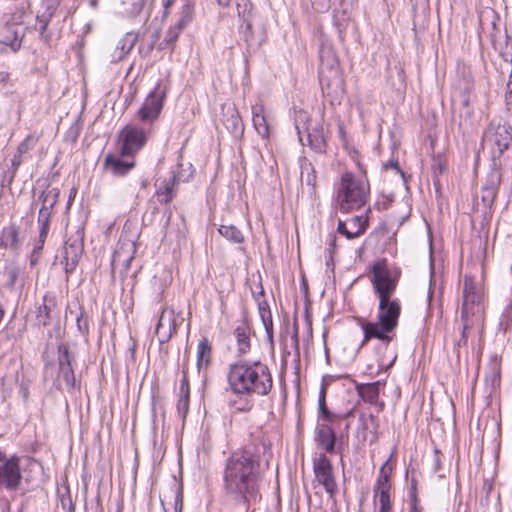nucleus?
I'll return each mask as SVG.
<instances>
[{
	"instance_id": "f257e3e1",
	"label": "nucleus",
	"mask_w": 512,
	"mask_h": 512,
	"mask_svg": "<svg viewBox=\"0 0 512 512\" xmlns=\"http://www.w3.org/2000/svg\"><path fill=\"white\" fill-rule=\"evenodd\" d=\"M272 457L268 444L261 442L232 452L225 460L223 487L227 495L237 501H256L261 477V462L268 466Z\"/></svg>"
},
{
	"instance_id": "f03ea898",
	"label": "nucleus",
	"mask_w": 512,
	"mask_h": 512,
	"mask_svg": "<svg viewBox=\"0 0 512 512\" xmlns=\"http://www.w3.org/2000/svg\"><path fill=\"white\" fill-rule=\"evenodd\" d=\"M227 380L236 395L266 396L273 387L269 367L260 361H238L229 367Z\"/></svg>"
},
{
	"instance_id": "7ed1b4c3",
	"label": "nucleus",
	"mask_w": 512,
	"mask_h": 512,
	"mask_svg": "<svg viewBox=\"0 0 512 512\" xmlns=\"http://www.w3.org/2000/svg\"><path fill=\"white\" fill-rule=\"evenodd\" d=\"M401 315V302L398 298H379L376 321L361 320L360 326L364 333L361 346L371 339H378L383 343H390L393 332L398 326Z\"/></svg>"
},
{
	"instance_id": "20e7f679",
	"label": "nucleus",
	"mask_w": 512,
	"mask_h": 512,
	"mask_svg": "<svg viewBox=\"0 0 512 512\" xmlns=\"http://www.w3.org/2000/svg\"><path fill=\"white\" fill-rule=\"evenodd\" d=\"M360 175L345 172L341 175L336 192V200L340 211L350 212L366 205L370 196V184L366 172L359 166Z\"/></svg>"
},
{
	"instance_id": "39448f33",
	"label": "nucleus",
	"mask_w": 512,
	"mask_h": 512,
	"mask_svg": "<svg viewBox=\"0 0 512 512\" xmlns=\"http://www.w3.org/2000/svg\"><path fill=\"white\" fill-rule=\"evenodd\" d=\"M483 289L475 279L466 275L463 279V302L461 318L464 321V329L482 321L484 308Z\"/></svg>"
},
{
	"instance_id": "423d86ee",
	"label": "nucleus",
	"mask_w": 512,
	"mask_h": 512,
	"mask_svg": "<svg viewBox=\"0 0 512 512\" xmlns=\"http://www.w3.org/2000/svg\"><path fill=\"white\" fill-rule=\"evenodd\" d=\"M295 128L302 144L305 137L307 144L313 150L320 153L325 151L326 140L320 121L311 119L306 111L299 110L295 112Z\"/></svg>"
},
{
	"instance_id": "0eeeda50",
	"label": "nucleus",
	"mask_w": 512,
	"mask_h": 512,
	"mask_svg": "<svg viewBox=\"0 0 512 512\" xmlns=\"http://www.w3.org/2000/svg\"><path fill=\"white\" fill-rule=\"evenodd\" d=\"M371 272V284L378 299L392 298L398 285L400 272L390 268L385 259L374 263Z\"/></svg>"
},
{
	"instance_id": "6e6552de",
	"label": "nucleus",
	"mask_w": 512,
	"mask_h": 512,
	"mask_svg": "<svg viewBox=\"0 0 512 512\" xmlns=\"http://www.w3.org/2000/svg\"><path fill=\"white\" fill-rule=\"evenodd\" d=\"M319 78L323 91L338 94L343 91V79L338 63L331 50H323L320 55Z\"/></svg>"
},
{
	"instance_id": "1a4fd4ad",
	"label": "nucleus",
	"mask_w": 512,
	"mask_h": 512,
	"mask_svg": "<svg viewBox=\"0 0 512 512\" xmlns=\"http://www.w3.org/2000/svg\"><path fill=\"white\" fill-rule=\"evenodd\" d=\"M183 321L184 319L179 313H176L173 307H163L155 329L159 342L167 343L177 333V329Z\"/></svg>"
},
{
	"instance_id": "9d476101",
	"label": "nucleus",
	"mask_w": 512,
	"mask_h": 512,
	"mask_svg": "<svg viewBox=\"0 0 512 512\" xmlns=\"http://www.w3.org/2000/svg\"><path fill=\"white\" fill-rule=\"evenodd\" d=\"M135 253V242L127 238H121L112 256V273H115V271L119 269L121 275L126 276L130 268V264L135 257Z\"/></svg>"
},
{
	"instance_id": "9b49d317",
	"label": "nucleus",
	"mask_w": 512,
	"mask_h": 512,
	"mask_svg": "<svg viewBox=\"0 0 512 512\" xmlns=\"http://www.w3.org/2000/svg\"><path fill=\"white\" fill-rule=\"evenodd\" d=\"M167 90L159 84L149 93L138 111V117L143 122H153L158 118L163 102L166 98Z\"/></svg>"
},
{
	"instance_id": "f8f14e48",
	"label": "nucleus",
	"mask_w": 512,
	"mask_h": 512,
	"mask_svg": "<svg viewBox=\"0 0 512 512\" xmlns=\"http://www.w3.org/2000/svg\"><path fill=\"white\" fill-rule=\"evenodd\" d=\"M120 152L122 156H133L146 142V134L143 129L127 125L119 135Z\"/></svg>"
},
{
	"instance_id": "ddd939ff",
	"label": "nucleus",
	"mask_w": 512,
	"mask_h": 512,
	"mask_svg": "<svg viewBox=\"0 0 512 512\" xmlns=\"http://www.w3.org/2000/svg\"><path fill=\"white\" fill-rule=\"evenodd\" d=\"M316 480L324 487L330 497H334L338 486L333 474V466L325 455H320L313 465Z\"/></svg>"
},
{
	"instance_id": "4468645a",
	"label": "nucleus",
	"mask_w": 512,
	"mask_h": 512,
	"mask_svg": "<svg viewBox=\"0 0 512 512\" xmlns=\"http://www.w3.org/2000/svg\"><path fill=\"white\" fill-rule=\"evenodd\" d=\"M0 465V488L7 490H16L21 484V472L19 467V459L11 457L5 459Z\"/></svg>"
},
{
	"instance_id": "2eb2a0df",
	"label": "nucleus",
	"mask_w": 512,
	"mask_h": 512,
	"mask_svg": "<svg viewBox=\"0 0 512 512\" xmlns=\"http://www.w3.org/2000/svg\"><path fill=\"white\" fill-rule=\"evenodd\" d=\"M83 252V236L80 232L74 237H70L64 246L63 259L61 263L64 265L66 273H72L79 263Z\"/></svg>"
},
{
	"instance_id": "dca6fc26",
	"label": "nucleus",
	"mask_w": 512,
	"mask_h": 512,
	"mask_svg": "<svg viewBox=\"0 0 512 512\" xmlns=\"http://www.w3.org/2000/svg\"><path fill=\"white\" fill-rule=\"evenodd\" d=\"M138 40V35L134 32H127L123 35L108 52L107 58L111 63H117L123 60L133 49Z\"/></svg>"
},
{
	"instance_id": "f3484780",
	"label": "nucleus",
	"mask_w": 512,
	"mask_h": 512,
	"mask_svg": "<svg viewBox=\"0 0 512 512\" xmlns=\"http://www.w3.org/2000/svg\"><path fill=\"white\" fill-rule=\"evenodd\" d=\"M368 226V219L364 216H354L348 221H339L337 231L351 240L364 234Z\"/></svg>"
},
{
	"instance_id": "a211bd4d",
	"label": "nucleus",
	"mask_w": 512,
	"mask_h": 512,
	"mask_svg": "<svg viewBox=\"0 0 512 512\" xmlns=\"http://www.w3.org/2000/svg\"><path fill=\"white\" fill-rule=\"evenodd\" d=\"M490 140L494 146V153L502 155L512 144V128L507 124H498L493 128Z\"/></svg>"
},
{
	"instance_id": "6ab92c4d",
	"label": "nucleus",
	"mask_w": 512,
	"mask_h": 512,
	"mask_svg": "<svg viewBox=\"0 0 512 512\" xmlns=\"http://www.w3.org/2000/svg\"><path fill=\"white\" fill-rule=\"evenodd\" d=\"M335 432L327 424H318L316 428V441L325 451L332 453L335 448Z\"/></svg>"
},
{
	"instance_id": "aec40b11",
	"label": "nucleus",
	"mask_w": 512,
	"mask_h": 512,
	"mask_svg": "<svg viewBox=\"0 0 512 512\" xmlns=\"http://www.w3.org/2000/svg\"><path fill=\"white\" fill-rule=\"evenodd\" d=\"M234 337L237 343V350L239 354H246L250 351V338L251 329L247 322L242 321L234 329Z\"/></svg>"
},
{
	"instance_id": "412c9836",
	"label": "nucleus",
	"mask_w": 512,
	"mask_h": 512,
	"mask_svg": "<svg viewBox=\"0 0 512 512\" xmlns=\"http://www.w3.org/2000/svg\"><path fill=\"white\" fill-rule=\"evenodd\" d=\"M252 122L253 126L262 138L269 137V125L265 115V107L263 104H255L252 106Z\"/></svg>"
},
{
	"instance_id": "4be33fe9",
	"label": "nucleus",
	"mask_w": 512,
	"mask_h": 512,
	"mask_svg": "<svg viewBox=\"0 0 512 512\" xmlns=\"http://www.w3.org/2000/svg\"><path fill=\"white\" fill-rule=\"evenodd\" d=\"M5 30L7 33L12 34V38L7 36L4 40L0 41V54L7 52L8 47H10L13 52H16L21 47L20 36H22L23 33L16 24H7Z\"/></svg>"
},
{
	"instance_id": "5701e85b",
	"label": "nucleus",
	"mask_w": 512,
	"mask_h": 512,
	"mask_svg": "<svg viewBox=\"0 0 512 512\" xmlns=\"http://www.w3.org/2000/svg\"><path fill=\"white\" fill-rule=\"evenodd\" d=\"M56 308L55 297L48 294L43 297V304L38 307L36 320L39 325L47 326L51 321V313Z\"/></svg>"
},
{
	"instance_id": "b1692460",
	"label": "nucleus",
	"mask_w": 512,
	"mask_h": 512,
	"mask_svg": "<svg viewBox=\"0 0 512 512\" xmlns=\"http://www.w3.org/2000/svg\"><path fill=\"white\" fill-rule=\"evenodd\" d=\"M104 165L110 169L113 175L123 176L135 166V162L123 161L113 155H107L104 160Z\"/></svg>"
},
{
	"instance_id": "393cba45",
	"label": "nucleus",
	"mask_w": 512,
	"mask_h": 512,
	"mask_svg": "<svg viewBox=\"0 0 512 512\" xmlns=\"http://www.w3.org/2000/svg\"><path fill=\"white\" fill-rule=\"evenodd\" d=\"M318 408L320 417L324 421L333 422L336 419L346 418L352 414V410H350L346 414H335L331 412L326 406V386L322 385L319 393L318 399Z\"/></svg>"
},
{
	"instance_id": "a878e982",
	"label": "nucleus",
	"mask_w": 512,
	"mask_h": 512,
	"mask_svg": "<svg viewBox=\"0 0 512 512\" xmlns=\"http://www.w3.org/2000/svg\"><path fill=\"white\" fill-rule=\"evenodd\" d=\"M301 181L310 188V193L315 192L317 176L316 170L311 162L304 161L301 164Z\"/></svg>"
},
{
	"instance_id": "bb28decb",
	"label": "nucleus",
	"mask_w": 512,
	"mask_h": 512,
	"mask_svg": "<svg viewBox=\"0 0 512 512\" xmlns=\"http://www.w3.org/2000/svg\"><path fill=\"white\" fill-rule=\"evenodd\" d=\"M19 244L18 228L16 225H10L2 230L0 238V247H10L17 249Z\"/></svg>"
},
{
	"instance_id": "cd10ccee",
	"label": "nucleus",
	"mask_w": 512,
	"mask_h": 512,
	"mask_svg": "<svg viewBox=\"0 0 512 512\" xmlns=\"http://www.w3.org/2000/svg\"><path fill=\"white\" fill-rule=\"evenodd\" d=\"M392 472V467L389 466V460H387L379 470V477L377 480V485L375 488V493L390 491V474Z\"/></svg>"
},
{
	"instance_id": "c85d7f7f",
	"label": "nucleus",
	"mask_w": 512,
	"mask_h": 512,
	"mask_svg": "<svg viewBox=\"0 0 512 512\" xmlns=\"http://www.w3.org/2000/svg\"><path fill=\"white\" fill-rule=\"evenodd\" d=\"M175 176L164 180L157 188L158 200L161 203H169L174 198Z\"/></svg>"
},
{
	"instance_id": "c756f323",
	"label": "nucleus",
	"mask_w": 512,
	"mask_h": 512,
	"mask_svg": "<svg viewBox=\"0 0 512 512\" xmlns=\"http://www.w3.org/2000/svg\"><path fill=\"white\" fill-rule=\"evenodd\" d=\"M357 391L361 398L370 404H374L377 402L379 398V384L378 383H369L359 385L357 387Z\"/></svg>"
},
{
	"instance_id": "7c9ffc66",
	"label": "nucleus",
	"mask_w": 512,
	"mask_h": 512,
	"mask_svg": "<svg viewBox=\"0 0 512 512\" xmlns=\"http://www.w3.org/2000/svg\"><path fill=\"white\" fill-rule=\"evenodd\" d=\"M49 221H50V214L47 212V209H40L38 214V222L41 226L40 228V234H39V242L40 245L38 247L34 248V252L41 250L42 245L47 237L48 230H49Z\"/></svg>"
},
{
	"instance_id": "2f4dec72",
	"label": "nucleus",
	"mask_w": 512,
	"mask_h": 512,
	"mask_svg": "<svg viewBox=\"0 0 512 512\" xmlns=\"http://www.w3.org/2000/svg\"><path fill=\"white\" fill-rule=\"evenodd\" d=\"M211 347L206 338L200 340L197 346V366L201 369L203 366H207L210 361Z\"/></svg>"
},
{
	"instance_id": "473e14b6",
	"label": "nucleus",
	"mask_w": 512,
	"mask_h": 512,
	"mask_svg": "<svg viewBox=\"0 0 512 512\" xmlns=\"http://www.w3.org/2000/svg\"><path fill=\"white\" fill-rule=\"evenodd\" d=\"M221 236L233 243L244 242V236L242 232L234 225H221L218 229Z\"/></svg>"
},
{
	"instance_id": "72a5a7b5",
	"label": "nucleus",
	"mask_w": 512,
	"mask_h": 512,
	"mask_svg": "<svg viewBox=\"0 0 512 512\" xmlns=\"http://www.w3.org/2000/svg\"><path fill=\"white\" fill-rule=\"evenodd\" d=\"M122 13L126 17H136L144 7L145 0H122Z\"/></svg>"
},
{
	"instance_id": "f704fd0d",
	"label": "nucleus",
	"mask_w": 512,
	"mask_h": 512,
	"mask_svg": "<svg viewBox=\"0 0 512 512\" xmlns=\"http://www.w3.org/2000/svg\"><path fill=\"white\" fill-rule=\"evenodd\" d=\"M501 368L500 362L494 360L490 363L489 371L485 375V381L490 385L491 389H495L500 384Z\"/></svg>"
},
{
	"instance_id": "c9c22d12",
	"label": "nucleus",
	"mask_w": 512,
	"mask_h": 512,
	"mask_svg": "<svg viewBox=\"0 0 512 512\" xmlns=\"http://www.w3.org/2000/svg\"><path fill=\"white\" fill-rule=\"evenodd\" d=\"M230 116L224 121L226 127L233 132H241L243 130V124L241 117L235 107L228 108Z\"/></svg>"
},
{
	"instance_id": "e433bc0d",
	"label": "nucleus",
	"mask_w": 512,
	"mask_h": 512,
	"mask_svg": "<svg viewBox=\"0 0 512 512\" xmlns=\"http://www.w3.org/2000/svg\"><path fill=\"white\" fill-rule=\"evenodd\" d=\"M58 195L59 192L55 188L42 192L39 197V199L42 200V207L40 209L46 208L47 212L50 214V210L57 202Z\"/></svg>"
},
{
	"instance_id": "4c0bfd02",
	"label": "nucleus",
	"mask_w": 512,
	"mask_h": 512,
	"mask_svg": "<svg viewBox=\"0 0 512 512\" xmlns=\"http://www.w3.org/2000/svg\"><path fill=\"white\" fill-rule=\"evenodd\" d=\"M194 16V7L190 3H186L182 6L179 20L177 22V26L180 28L186 27L193 19Z\"/></svg>"
},
{
	"instance_id": "58836bf2",
	"label": "nucleus",
	"mask_w": 512,
	"mask_h": 512,
	"mask_svg": "<svg viewBox=\"0 0 512 512\" xmlns=\"http://www.w3.org/2000/svg\"><path fill=\"white\" fill-rule=\"evenodd\" d=\"M497 194V188L495 184L490 183L481 188V199L485 206L490 207Z\"/></svg>"
},
{
	"instance_id": "ea45409f",
	"label": "nucleus",
	"mask_w": 512,
	"mask_h": 512,
	"mask_svg": "<svg viewBox=\"0 0 512 512\" xmlns=\"http://www.w3.org/2000/svg\"><path fill=\"white\" fill-rule=\"evenodd\" d=\"M39 141L38 136H34L32 134L28 135L18 146L17 153L22 155L27 153L29 150L33 149L34 146Z\"/></svg>"
},
{
	"instance_id": "a19ab883",
	"label": "nucleus",
	"mask_w": 512,
	"mask_h": 512,
	"mask_svg": "<svg viewBox=\"0 0 512 512\" xmlns=\"http://www.w3.org/2000/svg\"><path fill=\"white\" fill-rule=\"evenodd\" d=\"M59 375L64 379L65 383L68 386L74 385V372L72 365H60L59 366Z\"/></svg>"
},
{
	"instance_id": "79ce46f5",
	"label": "nucleus",
	"mask_w": 512,
	"mask_h": 512,
	"mask_svg": "<svg viewBox=\"0 0 512 512\" xmlns=\"http://www.w3.org/2000/svg\"><path fill=\"white\" fill-rule=\"evenodd\" d=\"M59 357L58 362L60 365H71L72 356L69 353L68 346L66 344H61L58 347Z\"/></svg>"
},
{
	"instance_id": "37998d69",
	"label": "nucleus",
	"mask_w": 512,
	"mask_h": 512,
	"mask_svg": "<svg viewBox=\"0 0 512 512\" xmlns=\"http://www.w3.org/2000/svg\"><path fill=\"white\" fill-rule=\"evenodd\" d=\"M176 408L178 414L185 419L189 410V395H179Z\"/></svg>"
},
{
	"instance_id": "c03bdc74",
	"label": "nucleus",
	"mask_w": 512,
	"mask_h": 512,
	"mask_svg": "<svg viewBox=\"0 0 512 512\" xmlns=\"http://www.w3.org/2000/svg\"><path fill=\"white\" fill-rule=\"evenodd\" d=\"M54 10L55 7L54 4H52L51 6H48L47 11L45 13H43L41 16H37V19L40 23L41 32H44L47 29L48 23L54 13Z\"/></svg>"
},
{
	"instance_id": "a18cd8bd",
	"label": "nucleus",
	"mask_w": 512,
	"mask_h": 512,
	"mask_svg": "<svg viewBox=\"0 0 512 512\" xmlns=\"http://www.w3.org/2000/svg\"><path fill=\"white\" fill-rule=\"evenodd\" d=\"M260 314L261 319L263 322V325L265 327V330L269 336L272 335L273 330V323H272V317L269 310H265L264 308L260 307Z\"/></svg>"
},
{
	"instance_id": "49530a36",
	"label": "nucleus",
	"mask_w": 512,
	"mask_h": 512,
	"mask_svg": "<svg viewBox=\"0 0 512 512\" xmlns=\"http://www.w3.org/2000/svg\"><path fill=\"white\" fill-rule=\"evenodd\" d=\"M376 495L379 497L380 512H389L390 504V491L378 492Z\"/></svg>"
},
{
	"instance_id": "de8ad7c7",
	"label": "nucleus",
	"mask_w": 512,
	"mask_h": 512,
	"mask_svg": "<svg viewBox=\"0 0 512 512\" xmlns=\"http://www.w3.org/2000/svg\"><path fill=\"white\" fill-rule=\"evenodd\" d=\"M182 31V28L175 25L174 27H171L169 31L166 34L165 41L167 43H173L177 40L180 32Z\"/></svg>"
},
{
	"instance_id": "09e8293b",
	"label": "nucleus",
	"mask_w": 512,
	"mask_h": 512,
	"mask_svg": "<svg viewBox=\"0 0 512 512\" xmlns=\"http://www.w3.org/2000/svg\"><path fill=\"white\" fill-rule=\"evenodd\" d=\"M180 395H190L189 381L185 372H183L179 387Z\"/></svg>"
},
{
	"instance_id": "8fccbe9b",
	"label": "nucleus",
	"mask_w": 512,
	"mask_h": 512,
	"mask_svg": "<svg viewBox=\"0 0 512 512\" xmlns=\"http://www.w3.org/2000/svg\"><path fill=\"white\" fill-rule=\"evenodd\" d=\"M250 3L248 0H242V2L237 3V11L238 15L241 17H245L246 11L249 10Z\"/></svg>"
},
{
	"instance_id": "3c124183",
	"label": "nucleus",
	"mask_w": 512,
	"mask_h": 512,
	"mask_svg": "<svg viewBox=\"0 0 512 512\" xmlns=\"http://www.w3.org/2000/svg\"><path fill=\"white\" fill-rule=\"evenodd\" d=\"M7 273V276H8V282H7V285L9 287H13L15 281H16V278L18 276V272L15 268H9L7 269L6 271Z\"/></svg>"
},
{
	"instance_id": "603ef678",
	"label": "nucleus",
	"mask_w": 512,
	"mask_h": 512,
	"mask_svg": "<svg viewBox=\"0 0 512 512\" xmlns=\"http://www.w3.org/2000/svg\"><path fill=\"white\" fill-rule=\"evenodd\" d=\"M77 326L81 332H83V333L88 332V321L86 318H83L82 316L78 317L77 318Z\"/></svg>"
},
{
	"instance_id": "864d4df0",
	"label": "nucleus",
	"mask_w": 512,
	"mask_h": 512,
	"mask_svg": "<svg viewBox=\"0 0 512 512\" xmlns=\"http://www.w3.org/2000/svg\"><path fill=\"white\" fill-rule=\"evenodd\" d=\"M174 512H181L182 509V497L179 493L174 496Z\"/></svg>"
},
{
	"instance_id": "5fc2aeb1",
	"label": "nucleus",
	"mask_w": 512,
	"mask_h": 512,
	"mask_svg": "<svg viewBox=\"0 0 512 512\" xmlns=\"http://www.w3.org/2000/svg\"><path fill=\"white\" fill-rule=\"evenodd\" d=\"M470 102H471V98L468 94H465L463 96V99H462V105L465 107V108H469L470 106Z\"/></svg>"
},
{
	"instance_id": "6e6d98bb",
	"label": "nucleus",
	"mask_w": 512,
	"mask_h": 512,
	"mask_svg": "<svg viewBox=\"0 0 512 512\" xmlns=\"http://www.w3.org/2000/svg\"><path fill=\"white\" fill-rule=\"evenodd\" d=\"M21 164V155L17 154L12 159V165L17 168Z\"/></svg>"
},
{
	"instance_id": "4d7b16f0",
	"label": "nucleus",
	"mask_w": 512,
	"mask_h": 512,
	"mask_svg": "<svg viewBox=\"0 0 512 512\" xmlns=\"http://www.w3.org/2000/svg\"><path fill=\"white\" fill-rule=\"evenodd\" d=\"M9 74L6 71H0V84L5 83L8 80Z\"/></svg>"
},
{
	"instance_id": "13d9d810",
	"label": "nucleus",
	"mask_w": 512,
	"mask_h": 512,
	"mask_svg": "<svg viewBox=\"0 0 512 512\" xmlns=\"http://www.w3.org/2000/svg\"><path fill=\"white\" fill-rule=\"evenodd\" d=\"M385 167L386 168L391 167V168L397 170L398 172L401 171L397 162H390L389 164H385Z\"/></svg>"
},
{
	"instance_id": "bf43d9fd",
	"label": "nucleus",
	"mask_w": 512,
	"mask_h": 512,
	"mask_svg": "<svg viewBox=\"0 0 512 512\" xmlns=\"http://www.w3.org/2000/svg\"><path fill=\"white\" fill-rule=\"evenodd\" d=\"M216 1L222 7H228L230 4V0H216Z\"/></svg>"
},
{
	"instance_id": "052dcab7",
	"label": "nucleus",
	"mask_w": 512,
	"mask_h": 512,
	"mask_svg": "<svg viewBox=\"0 0 512 512\" xmlns=\"http://www.w3.org/2000/svg\"><path fill=\"white\" fill-rule=\"evenodd\" d=\"M175 0H163V6L165 8H168L170 7L173 3H174Z\"/></svg>"
},
{
	"instance_id": "680f3d73",
	"label": "nucleus",
	"mask_w": 512,
	"mask_h": 512,
	"mask_svg": "<svg viewBox=\"0 0 512 512\" xmlns=\"http://www.w3.org/2000/svg\"><path fill=\"white\" fill-rule=\"evenodd\" d=\"M24 17V12H19L17 14H15L12 19H23Z\"/></svg>"
},
{
	"instance_id": "e2e57ef3",
	"label": "nucleus",
	"mask_w": 512,
	"mask_h": 512,
	"mask_svg": "<svg viewBox=\"0 0 512 512\" xmlns=\"http://www.w3.org/2000/svg\"><path fill=\"white\" fill-rule=\"evenodd\" d=\"M5 460V455L0 452V462L4 461Z\"/></svg>"
},
{
	"instance_id": "0e129e2a",
	"label": "nucleus",
	"mask_w": 512,
	"mask_h": 512,
	"mask_svg": "<svg viewBox=\"0 0 512 512\" xmlns=\"http://www.w3.org/2000/svg\"><path fill=\"white\" fill-rule=\"evenodd\" d=\"M161 504H162V507H163L164 512H166V507H165V502H164V500H161Z\"/></svg>"
},
{
	"instance_id": "69168bd1",
	"label": "nucleus",
	"mask_w": 512,
	"mask_h": 512,
	"mask_svg": "<svg viewBox=\"0 0 512 512\" xmlns=\"http://www.w3.org/2000/svg\"><path fill=\"white\" fill-rule=\"evenodd\" d=\"M436 463H437V466L435 467V470H438L439 469V461H438V459L436 460Z\"/></svg>"
}]
</instances>
